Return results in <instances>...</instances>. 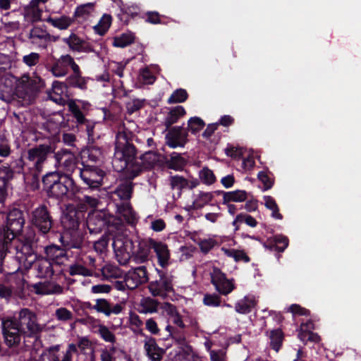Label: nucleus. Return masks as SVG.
<instances>
[{"label":"nucleus","mask_w":361,"mask_h":361,"mask_svg":"<svg viewBox=\"0 0 361 361\" xmlns=\"http://www.w3.org/2000/svg\"><path fill=\"white\" fill-rule=\"evenodd\" d=\"M1 321L4 343L9 348L19 345L22 336L37 339L43 330L36 314L27 308L21 309L13 316L4 317Z\"/></svg>","instance_id":"1"},{"label":"nucleus","mask_w":361,"mask_h":361,"mask_svg":"<svg viewBox=\"0 0 361 361\" xmlns=\"http://www.w3.org/2000/svg\"><path fill=\"white\" fill-rule=\"evenodd\" d=\"M152 238H142L137 235L117 236L112 246L120 264L126 265L130 260L137 264L148 261Z\"/></svg>","instance_id":"2"},{"label":"nucleus","mask_w":361,"mask_h":361,"mask_svg":"<svg viewBox=\"0 0 361 361\" xmlns=\"http://www.w3.org/2000/svg\"><path fill=\"white\" fill-rule=\"evenodd\" d=\"M43 190L50 198L73 199L78 190V186L69 176L59 172H49L42 178Z\"/></svg>","instance_id":"3"},{"label":"nucleus","mask_w":361,"mask_h":361,"mask_svg":"<svg viewBox=\"0 0 361 361\" xmlns=\"http://www.w3.org/2000/svg\"><path fill=\"white\" fill-rule=\"evenodd\" d=\"M122 137L124 142L119 141L116 143L112 164L117 171L126 170L127 173H131V178H135L142 173V167L137 157V149L127 140L126 135Z\"/></svg>","instance_id":"4"},{"label":"nucleus","mask_w":361,"mask_h":361,"mask_svg":"<svg viewBox=\"0 0 361 361\" xmlns=\"http://www.w3.org/2000/svg\"><path fill=\"white\" fill-rule=\"evenodd\" d=\"M25 224L23 210L13 207L6 214L5 220L0 223V240L10 244L13 239L20 235Z\"/></svg>","instance_id":"5"},{"label":"nucleus","mask_w":361,"mask_h":361,"mask_svg":"<svg viewBox=\"0 0 361 361\" xmlns=\"http://www.w3.org/2000/svg\"><path fill=\"white\" fill-rule=\"evenodd\" d=\"M70 240H66L64 237H61L62 247L51 244L44 247L45 258L56 265L63 264L68 259V252L70 249H81L83 244L82 238L78 235H75Z\"/></svg>","instance_id":"6"},{"label":"nucleus","mask_w":361,"mask_h":361,"mask_svg":"<svg viewBox=\"0 0 361 361\" xmlns=\"http://www.w3.org/2000/svg\"><path fill=\"white\" fill-rule=\"evenodd\" d=\"M30 221L34 231L42 236L52 231L55 225L50 209L44 204H40L32 211Z\"/></svg>","instance_id":"7"},{"label":"nucleus","mask_w":361,"mask_h":361,"mask_svg":"<svg viewBox=\"0 0 361 361\" xmlns=\"http://www.w3.org/2000/svg\"><path fill=\"white\" fill-rule=\"evenodd\" d=\"M54 147L50 144H39L27 151L26 159L30 170L42 173L48 159L53 157Z\"/></svg>","instance_id":"8"},{"label":"nucleus","mask_w":361,"mask_h":361,"mask_svg":"<svg viewBox=\"0 0 361 361\" xmlns=\"http://www.w3.org/2000/svg\"><path fill=\"white\" fill-rule=\"evenodd\" d=\"M155 270L157 277L149 283L148 289L154 297L164 298L167 293L173 291V276L164 269L156 268Z\"/></svg>","instance_id":"9"},{"label":"nucleus","mask_w":361,"mask_h":361,"mask_svg":"<svg viewBox=\"0 0 361 361\" xmlns=\"http://www.w3.org/2000/svg\"><path fill=\"white\" fill-rule=\"evenodd\" d=\"M62 348V344L51 345L45 348L40 356V361H73L75 347L67 345L65 350Z\"/></svg>","instance_id":"10"},{"label":"nucleus","mask_w":361,"mask_h":361,"mask_svg":"<svg viewBox=\"0 0 361 361\" xmlns=\"http://www.w3.org/2000/svg\"><path fill=\"white\" fill-rule=\"evenodd\" d=\"M78 170L81 180L88 188L97 189L102 185L106 173L98 166L84 165L82 168H78Z\"/></svg>","instance_id":"11"},{"label":"nucleus","mask_w":361,"mask_h":361,"mask_svg":"<svg viewBox=\"0 0 361 361\" xmlns=\"http://www.w3.org/2000/svg\"><path fill=\"white\" fill-rule=\"evenodd\" d=\"M85 205H82L80 209L73 206L67 207L61 217V225L66 231H77L80 224L85 219Z\"/></svg>","instance_id":"12"},{"label":"nucleus","mask_w":361,"mask_h":361,"mask_svg":"<svg viewBox=\"0 0 361 361\" xmlns=\"http://www.w3.org/2000/svg\"><path fill=\"white\" fill-rule=\"evenodd\" d=\"M114 216L104 211H96L90 213L86 224L90 233H99L113 223Z\"/></svg>","instance_id":"13"},{"label":"nucleus","mask_w":361,"mask_h":361,"mask_svg":"<svg viewBox=\"0 0 361 361\" xmlns=\"http://www.w3.org/2000/svg\"><path fill=\"white\" fill-rule=\"evenodd\" d=\"M211 275V283L221 295H226L235 289L233 280H229L226 275L217 267H214Z\"/></svg>","instance_id":"14"},{"label":"nucleus","mask_w":361,"mask_h":361,"mask_svg":"<svg viewBox=\"0 0 361 361\" xmlns=\"http://www.w3.org/2000/svg\"><path fill=\"white\" fill-rule=\"evenodd\" d=\"M67 345L75 347L73 355L77 356L76 361H96L92 342L87 337H80L76 343H71Z\"/></svg>","instance_id":"15"},{"label":"nucleus","mask_w":361,"mask_h":361,"mask_svg":"<svg viewBox=\"0 0 361 361\" xmlns=\"http://www.w3.org/2000/svg\"><path fill=\"white\" fill-rule=\"evenodd\" d=\"M168 130L166 134V144L172 149L183 147L188 142V134L183 126H173Z\"/></svg>","instance_id":"16"},{"label":"nucleus","mask_w":361,"mask_h":361,"mask_svg":"<svg viewBox=\"0 0 361 361\" xmlns=\"http://www.w3.org/2000/svg\"><path fill=\"white\" fill-rule=\"evenodd\" d=\"M131 178V173H128V178L120 179L112 192L122 202H130L133 197L135 184Z\"/></svg>","instance_id":"17"},{"label":"nucleus","mask_w":361,"mask_h":361,"mask_svg":"<svg viewBox=\"0 0 361 361\" xmlns=\"http://www.w3.org/2000/svg\"><path fill=\"white\" fill-rule=\"evenodd\" d=\"M95 311L109 317L111 315H118L124 310V305L121 303H114L106 298H97L94 300Z\"/></svg>","instance_id":"18"},{"label":"nucleus","mask_w":361,"mask_h":361,"mask_svg":"<svg viewBox=\"0 0 361 361\" xmlns=\"http://www.w3.org/2000/svg\"><path fill=\"white\" fill-rule=\"evenodd\" d=\"M70 54L61 55L59 59L53 58L52 63H47L46 68L57 78L66 75L69 71Z\"/></svg>","instance_id":"19"},{"label":"nucleus","mask_w":361,"mask_h":361,"mask_svg":"<svg viewBox=\"0 0 361 361\" xmlns=\"http://www.w3.org/2000/svg\"><path fill=\"white\" fill-rule=\"evenodd\" d=\"M44 87V81L39 77L30 80L18 90V96L25 99L35 97Z\"/></svg>","instance_id":"20"},{"label":"nucleus","mask_w":361,"mask_h":361,"mask_svg":"<svg viewBox=\"0 0 361 361\" xmlns=\"http://www.w3.org/2000/svg\"><path fill=\"white\" fill-rule=\"evenodd\" d=\"M50 99L56 104H63L65 98H69L71 94L69 92V87L66 85V81L60 82L55 80L52 83L51 92L49 93Z\"/></svg>","instance_id":"21"},{"label":"nucleus","mask_w":361,"mask_h":361,"mask_svg":"<svg viewBox=\"0 0 361 361\" xmlns=\"http://www.w3.org/2000/svg\"><path fill=\"white\" fill-rule=\"evenodd\" d=\"M63 42L73 51L87 53L94 51L93 47L90 43L74 32H72L69 37L63 38Z\"/></svg>","instance_id":"22"},{"label":"nucleus","mask_w":361,"mask_h":361,"mask_svg":"<svg viewBox=\"0 0 361 361\" xmlns=\"http://www.w3.org/2000/svg\"><path fill=\"white\" fill-rule=\"evenodd\" d=\"M151 249H152L156 254L158 264L162 269H166L169 265L171 257L168 245L164 243L152 239Z\"/></svg>","instance_id":"23"},{"label":"nucleus","mask_w":361,"mask_h":361,"mask_svg":"<svg viewBox=\"0 0 361 361\" xmlns=\"http://www.w3.org/2000/svg\"><path fill=\"white\" fill-rule=\"evenodd\" d=\"M14 177V171L10 166L0 167V202L3 203L8 196L10 182Z\"/></svg>","instance_id":"24"},{"label":"nucleus","mask_w":361,"mask_h":361,"mask_svg":"<svg viewBox=\"0 0 361 361\" xmlns=\"http://www.w3.org/2000/svg\"><path fill=\"white\" fill-rule=\"evenodd\" d=\"M80 157L82 166L90 165L89 163L97 164L101 161L102 150L97 146H88L80 152Z\"/></svg>","instance_id":"25"},{"label":"nucleus","mask_w":361,"mask_h":361,"mask_svg":"<svg viewBox=\"0 0 361 361\" xmlns=\"http://www.w3.org/2000/svg\"><path fill=\"white\" fill-rule=\"evenodd\" d=\"M144 348L152 361H161L165 353L164 350L157 345L156 339L151 336L145 341Z\"/></svg>","instance_id":"26"},{"label":"nucleus","mask_w":361,"mask_h":361,"mask_svg":"<svg viewBox=\"0 0 361 361\" xmlns=\"http://www.w3.org/2000/svg\"><path fill=\"white\" fill-rule=\"evenodd\" d=\"M116 213L123 217L129 225H135L137 221L136 212L130 202H121L116 204Z\"/></svg>","instance_id":"27"},{"label":"nucleus","mask_w":361,"mask_h":361,"mask_svg":"<svg viewBox=\"0 0 361 361\" xmlns=\"http://www.w3.org/2000/svg\"><path fill=\"white\" fill-rule=\"evenodd\" d=\"M51 35L46 30L39 26H34L30 31L29 37L32 44L45 47L46 43L51 40Z\"/></svg>","instance_id":"28"},{"label":"nucleus","mask_w":361,"mask_h":361,"mask_svg":"<svg viewBox=\"0 0 361 361\" xmlns=\"http://www.w3.org/2000/svg\"><path fill=\"white\" fill-rule=\"evenodd\" d=\"M161 302L150 297L142 298L138 305L137 311L141 314H152L158 312Z\"/></svg>","instance_id":"29"},{"label":"nucleus","mask_w":361,"mask_h":361,"mask_svg":"<svg viewBox=\"0 0 361 361\" xmlns=\"http://www.w3.org/2000/svg\"><path fill=\"white\" fill-rule=\"evenodd\" d=\"M186 114V111L183 106H176L170 109L164 119V126L166 129L172 127V125L177 123L178 121Z\"/></svg>","instance_id":"30"},{"label":"nucleus","mask_w":361,"mask_h":361,"mask_svg":"<svg viewBox=\"0 0 361 361\" xmlns=\"http://www.w3.org/2000/svg\"><path fill=\"white\" fill-rule=\"evenodd\" d=\"M53 263L47 258H43L37 262L35 268L37 276L40 278H51L54 275Z\"/></svg>","instance_id":"31"},{"label":"nucleus","mask_w":361,"mask_h":361,"mask_svg":"<svg viewBox=\"0 0 361 361\" xmlns=\"http://www.w3.org/2000/svg\"><path fill=\"white\" fill-rule=\"evenodd\" d=\"M139 165L142 167V172L144 170L152 169L159 161V155L157 152L149 150L140 157Z\"/></svg>","instance_id":"32"},{"label":"nucleus","mask_w":361,"mask_h":361,"mask_svg":"<svg viewBox=\"0 0 361 361\" xmlns=\"http://www.w3.org/2000/svg\"><path fill=\"white\" fill-rule=\"evenodd\" d=\"M90 80L88 77H83L82 75H69L66 79V85L70 88H77L82 91L87 90V82Z\"/></svg>","instance_id":"33"},{"label":"nucleus","mask_w":361,"mask_h":361,"mask_svg":"<svg viewBox=\"0 0 361 361\" xmlns=\"http://www.w3.org/2000/svg\"><path fill=\"white\" fill-rule=\"evenodd\" d=\"M44 21L51 25L54 27L63 30L68 29L74 20L69 16L63 15L60 17L49 16Z\"/></svg>","instance_id":"34"},{"label":"nucleus","mask_w":361,"mask_h":361,"mask_svg":"<svg viewBox=\"0 0 361 361\" xmlns=\"http://www.w3.org/2000/svg\"><path fill=\"white\" fill-rule=\"evenodd\" d=\"M68 107L73 117L76 120L78 125L83 129V123H87V121L88 120L85 118L80 106L74 100L71 99L68 102Z\"/></svg>","instance_id":"35"},{"label":"nucleus","mask_w":361,"mask_h":361,"mask_svg":"<svg viewBox=\"0 0 361 361\" xmlns=\"http://www.w3.org/2000/svg\"><path fill=\"white\" fill-rule=\"evenodd\" d=\"M247 200V192L243 190L228 191L225 193V200H222L223 204H228L229 202H243Z\"/></svg>","instance_id":"36"},{"label":"nucleus","mask_w":361,"mask_h":361,"mask_svg":"<svg viewBox=\"0 0 361 361\" xmlns=\"http://www.w3.org/2000/svg\"><path fill=\"white\" fill-rule=\"evenodd\" d=\"M243 223L246 224L252 228L256 227L258 224L257 221L251 215L242 212L235 216L232 223V225L234 226L235 231H239L240 224Z\"/></svg>","instance_id":"37"},{"label":"nucleus","mask_w":361,"mask_h":361,"mask_svg":"<svg viewBox=\"0 0 361 361\" xmlns=\"http://www.w3.org/2000/svg\"><path fill=\"white\" fill-rule=\"evenodd\" d=\"M166 166L175 171H181L186 164L185 159L177 152H173L170 158L166 160Z\"/></svg>","instance_id":"38"},{"label":"nucleus","mask_w":361,"mask_h":361,"mask_svg":"<svg viewBox=\"0 0 361 361\" xmlns=\"http://www.w3.org/2000/svg\"><path fill=\"white\" fill-rule=\"evenodd\" d=\"M255 305V299L245 296L235 303V310L240 314H245L251 312Z\"/></svg>","instance_id":"39"},{"label":"nucleus","mask_w":361,"mask_h":361,"mask_svg":"<svg viewBox=\"0 0 361 361\" xmlns=\"http://www.w3.org/2000/svg\"><path fill=\"white\" fill-rule=\"evenodd\" d=\"M270 347L276 352L281 349L284 339V334L281 329L271 330L269 332Z\"/></svg>","instance_id":"40"},{"label":"nucleus","mask_w":361,"mask_h":361,"mask_svg":"<svg viewBox=\"0 0 361 361\" xmlns=\"http://www.w3.org/2000/svg\"><path fill=\"white\" fill-rule=\"evenodd\" d=\"M111 23L112 16L110 14L104 13L98 23L94 26V30L97 34L103 36L107 32Z\"/></svg>","instance_id":"41"},{"label":"nucleus","mask_w":361,"mask_h":361,"mask_svg":"<svg viewBox=\"0 0 361 361\" xmlns=\"http://www.w3.org/2000/svg\"><path fill=\"white\" fill-rule=\"evenodd\" d=\"M135 37L133 32L123 33L119 37L114 39L113 46L116 47L124 48L135 41Z\"/></svg>","instance_id":"42"},{"label":"nucleus","mask_w":361,"mask_h":361,"mask_svg":"<svg viewBox=\"0 0 361 361\" xmlns=\"http://www.w3.org/2000/svg\"><path fill=\"white\" fill-rule=\"evenodd\" d=\"M222 250L227 257L233 258L235 262L243 261L245 263L250 262V257L244 250L228 248H222Z\"/></svg>","instance_id":"43"},{"label":"nucleus","mask_w":361,"mask_h":361,"mask_svg":"<svg viewBox=\"0 0 361 361\" xmlns=\"http://www.w3.org/2000/svg\"><path fill=\"white\" fill-rule=\"evenodd\" d=\"M205 126L204 121L200 117H191L188 121V127L185 128V130L190 132L192 134H197Z\"/></svg>","instance_id":"44"},{"label":"nucleus","mask_w":361,"mask_h":361,"mask_svg":"<svg viewBox=\"0 0 361 361\" xmlns=\"http://www.w3.org/2000/svg\"><path fill=\"white\" fill-rule=\"evenodd\" d=\"M188 99V94L185 89L178 88L176 89L167 100V103L169 104L183 103Z\"/></svg>","instance_id":"45"},{"label":"nucleus","mask_w":361,"mask_h":361,"mask_svg":"<svg viewBox=\"0 0 361 361\" xmlns=\"http://www.w3.org/2000/svg\"><path fill=\"white\" fill-rule=\"evenodd\" d=\"M264 200L265 201V207L272 211V217L276 219H282L283 216L279 212V208L275 201V200L271 196H264Z\"/></svg>","instance_id":"46"},{"label":"nucleus","mask_w":361,"mask_h":361,"mask_svg":"<svg viewBox=\"0 0 361 361\" xmlns=\"http://www.w3.org/2000/svg\"><path fill=\"white\" fill-rule=\"evenodd\" d=\"M97 334L106 342L114 343L116 341V336L111 332L107 326L104 324L98 325Z\"/></svg>","instance_id":"47"},{"label":"nucleus","mask_w":361,"mask_h":361,"mask_svg":"<svg viewBox=\"0 0 361 361\" xmlns=\"http://www.w3.org/2000/svg\"><path fill=\"white\" fill-rule=\"evenodd\" d=\"M68 272L71 276L80 275L83 276H90L92 275V271L91 269L80 264L71 265Z\"/></svg>","instance_id":"48"},{"label":"nucleus","mask_w":361,"mask_h":361,"mask_svg":"<svg viewBox=\"0 0 361 361\" xmlns=\"http://www.w3.org/2000/svg\"><path fill=\"white\" fill-rule=\"evenodd\" d=\"M170 337H171L181 348L188 347L183 329L176 328L175 331H172V333H170Z\"/></svg>","instance_id":"49"},{"label":"nucleus","mask_w":361,"mask_h":361,"mask_svg":"<svg viewBox=\"0 0 361 361\" xmlns=\"http://www.w3.org/2000/svg\"><path fill=\"white\" fill-rule=\"evenodd\" d=\"M170 185L171 189H178L181 191L183 188L188 187V180L181 176H172L170 177Z\"/></svg>","instance_id":"50"},{"label":"nucleus","mask_w":361,"mask_h":361,"mask_svg":"<svg viewBox=\"0 0 361 361\" xmlns=\"http://www.w3.org/2000/svg\"><path fill=\"white\" fill-rule=\"evenodd\" d=\"M213 198L214 195L212 192L200 191L198 194L197 199L194 202L195 204V208H202L204 205L210 202Z\"/></svg>","instance_id":"51"},{"label":"nucleus","mask_w":361,"mask_h":361,"mask_svg":"<svg viewBox=\"0 0 361 361\" xmlns=\"http://www.w3.org/2000/svg\"><path fill=\"white\" fill-rule=\"evenodd\" d=\"M111 238L114 240L115 238H112V235L110 234H104L98 240L94 242V250L97 252H104L106 250L109 240Z\"/></svg>","instance_id":"52"},{"label":"nucleus","mask_w":361,"mask_h":361,"mask_svg":"<svg viewBox=\"0 0 361 361\" xmlns=\"http://www.w3.org/2000/svg\"><path fill=\"white\" fill-rule=\"evenodd\" d=\"M146 100L145 99H133L128 102L126 104L128 114H132L145 106Z\"/></svg>","instance_id":"53"},{"label":"nucleus","mask_w":361,"mask_h":361,"mask_svg":"<svg viewBox=\"0 0 361 361\" xmlns=\"http://www.w3.org/2000/svg\"><path fill=\"white\" fill-rule=\"evenodd\" d=\"M200 178L206 185H212L216 181V176L214 173L207 167H204L200 171Z\"/></svg>","instance_id":"54"},{"label":"nucleus","mask_w":361,"mask_h":361,"mask_svg":"<svg viewBox=\"0 0 361 361\" xmlns=\"http://www.w3.org/2000/svg\"><path fill=\"white\" fill-rule=\"evenodd\" d=\"M197 244L200 251L204 254H207L211 250L217 245L218 243L213 238H208L200 240Z\"/></svg>","instance_id":"55"},{"label":"nucleus","mask_w":361,"mask_h":361,"mask_svg":"<svg viewBox=\"0 0 361 361\" xmlns=\"http://www.w3.org/2000/svg\"><path fill=\"white\" fill-rule=\"evenodd\" d=\"M135 272L136 279L140 282V284L147 283L149 281L148 272L145 266H140L130 270Z\"/></svg>","instance_id":"56"},{"label":"nucleus","mask_w":361,"mask_h":361,"mask_svg":"<svg viewBox=\"0 0 361 361\" xmlns=\"http://www.w3.org/2000/svg\"><path fill=\"white\" fill-rule=\"evenodd\" d=\"M221 302V297L216 293H206L203 298L204 305L209 307H219Z\"/></svg>","instance_id":"57"},{"label":"nucleus","mask_w":361,"mask_h":361,"mask_svg":"<svg viewBox=\"0 0 361 361\" xmlns=\"http://www.w3.org/2000/svg\"><path fill=\"white\" fill-rule=\"evenodd\" d=\"M30 171V178H27V183L30 186V190L35 191L40 188L41 182L39 179V175L41 173H38L33 170Z\"/></svg>","instance_id":"58"},{"label":"nucleus","mask_w":361,"mask_h":361,"mask_svg":"<svg viewBox=\"0 0 361 361\" xmlns=\"http://www.w3.org/2000/svg\"><path fill=\"white\" fill-rule=\"evenodd\" d=\"M257 178L263 183L264 190H268L273 187L274 180L268 176L267 172L259 171L257 174Z\"/></svg>","instance_id":"59"},{"label":"nucleus","mask_w":361,"mask_h":361,"mask_svg":"<svg viewBox=\"0 0 361 361\" xmlns=\"http://www.w3.org/2000/svg\"><path fill=\"white\" fill-rule=\"evenodd\" d=\"M125 280L127 283V288L129 290H134L141 285L140 282L136 279L135 272H132L130 270L126 275Z\"/></svg>","instance_id":"60"},{"label":"nucleus","mask_w":361,"mask_h":361,"mask_svg":"<svg viewBox=\"0 0 361 361\" xmlns=\"http://www.w3.org/2000/svg\"><path fill=\"white\" fill-rule=\"evenodd\" d=\"M74 154L75 152L70 149H61L57 152H54L53 158H54L56 160L55 164H61V161L64 158L70 157L71 156H75Z\"/></svg>","instance_id":"61"},{"label":"nucleus","mask_w":361,"mask_h":361,"mask_svg":"<svg viewBox=\"0 0 361 361\" xmlns=\"http://www.w3.org/2000/svg\"><path fill=\"white\" fill-rule=\"evenodd\" d=\"M276 244L277 246V252H283L287 248L289 243L288 237L283 235H276L274 236Z\"/></svg>","instance_id":"62"},{"label":"nucleus","mask_w":361,"mask_h":361,"mask_svg":"<svg viewBox=\"0 0 361 361\" xmlns=\"http://www.w3.org/2000/svg\"><path fill=\"white\" fill-rule=\"evenodd\" d=\"M80 202L78 204V208L80 209L82 205H85L87 209L88 207L94 208L98 204V200L94 197L84 195L80 198Z\"/></svg>","instance_id":"63"},{"label":"nucleus","mask_w":361,"mask_h":361,"mask_svg":"<svg viewBox=\"0 0 361 361\" xmlns=\"http://www.w3.org/2000/svg\"><path fill=\"white\" fill-rule=\"evenodd\" d=\"M40 59V55L36 52H31L27 55H25L23 57V62L26 64L27 66H33L37 65Z\"/></svg>","instance_id":"64"}]
</instances>
